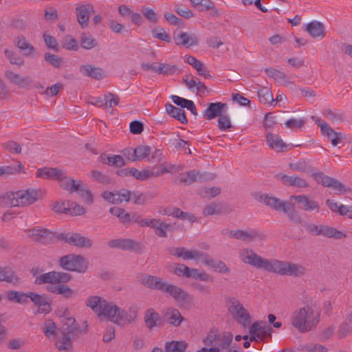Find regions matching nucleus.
<instances>
[{
	"label": "nucleus",
	"mask_w": 352,
	"mask_h": 352,
	"mask_svg": "<svg viewBox=\"0 0 352 352\" xmlns=\"http://www.w3.org/2000/svg\"><path fill=\"white\" fill-rule=\"evenodd\" d=\"M319 322V314L311 307L306 306L292 313L291 323L300 332H308Z\"/></svg>",
	"instance_id": "f257e3e1"
},
{
	"label": "nucleus",
	"mask_w": 352,
	"mask_h": 352,
	"mask_svg": "<svg viewBox=\"0 0 352 352\" xmlns=\"http://www.w3.org/2000/svg\"><path fill=\"white\" fill-rule=\"evenodd\" d=\"M86 305L97 314L100 318H104L114 322L117 306L98 296H91L86 300Z\"/></svg>",
	"instance_id": "f03ea898"
},
{
	"label": "nucleus",
	"mask_w": 352,
	"mask_h": 352,
	"mask_svg": "<svg viewBox=\"0 0 352 352\" xmlns=\"http://www.w3.org/2000/svg\"><path fill=\"white\" fill-rule=\"evenodd\" d=\"M241 261L253 267L262 270L267 272H273L276 259H267L258 255L254 250L244 248L240 252Z\"/></svg>",
	"instance_id": "7ed1b4c3"
},
{
	"label": "nucleus",
	"mask_w": 352,
	"mask_h": 352,
	"mask_svg": "<svg viewBox=\"0 0 352 352\" xmlns=\"http://www.w3.org/2000/svg\"><path fill=\"white\" fill-rule=\"evenodd\" d=\"M59 265L67 271L85 273L89 267V260L80 254H69L60 258Z\"/></svg>",
	"instance_id": "20e7f679"
},
{
	"label": "nucleus",
	"mask_w": 352,
	"mask_h": 352,
	"mask_svg": "<svg viewBox=\"0 0 352 352\" xmlns=\"http://www.w3.org/2000/svg\"><path fill=\"white\" fill-rule=\"evenodd\" d=\"M227 306L234 320L245 329L250 327L251 316L239 300L233 297L230 298L227 301Z\"/></svg>",
	"instance_id": "39448f33"
},
{
	"label": "nucleus",
	"mask_w": 352,
	"mask_h": 352,
	"mask_svg": "<svg viewBox=\"0 0 352 352\" xmlns=\"http://www.w3.org/2000/svg\"><path fill=\"white\" fill-rule=\"evenodd\" d=\"M313 179L324 187L331 188L338 194H345L352 191L350 187H346L339 180L325 175L323 172H317L311 174Z\"/></svg>",
	"instance_id": "423d86ee"
},
{
	"label": "nucleus",
	"mask_w": 352,
	"mask_h": 352,
	"mask_svg": "<svg viewBox=\"0 0 352 352\" xmlns=\"http://www.w3.org/2000/svg\"><path fill=\"white\" fill-rule=\"evenodd\" d=\"M306 272V268L301 265L276 259L272 273L282 276H302Z\"/></svg>",
	"instance_id": "0eeeda50"
},
{
	"label": "nucleus",
	"mask_w": 352,
	"mask_h": 352,
	"mask_svg": "<svg viewBox=\"0 0 352 352\" xmlns=\"http://www.w3.org/2000/svg\"><path fill=\"white\" fill-rule=\"evenodd\" d=\"M57 238L71 245L80 248H90L93 245V242L89 238L83 236L77 232L60 233Z\"/></svg>",
	"instance_id": "6e6552de"
},
{
	"label": "nucleus",
	"mask_w": 352,
	"mask_h": 352,
	"mask_svg": "<svg viewBox=\"0 0 352 352\" xmlns=\"http://www.w3.org/2000/svg\"><path fill=\"white\" fill-rule=\"evenodd\" d=\"M138 278L139 281L146 287L162 292H165L166 287L169 284L159 276L149 274H142Z\"/></svg>",
	"instance_id": "1a4fd4ad"
},
{
	"label": "nucleus",
	"mask_w": 352,
	"mask_h": 352,
	"mask_svg": "<svg viewBox=\"0 0 352 352\" xmlns=\"http://www.w3.org/2000/svg\"><path fill=\"white\" fill-rule=\"evenodd\" d=\"M39 191L29 188L16 191V198L19 202V207L28 206L38 199Z\"/></svg>",
	"instance_id": "9d476101"
},
{
	"label": "nucleus",
	"mask_w": 352,
	"mask_h": 352,
	"mask_svg": "<svg viewBox=\"0 0 352 352\" xmlns=\"http://www.w3.org/2000/svg\"><path fill=\"white\" fill-rule=\"evenodd\" d=\"M165 293L168 294L177 302L182 305L189 303L192 300L187 292L171 283H169L168 287H166Z\"/></svg>",
	"instance_id": "9b49d317"
},
{
	"label": "nucleus",
	"mask_w": 352,
	"mask_h": 352,
	"mask_svg": "<svg viewBox=\"0 0 352 352\" xmlns=\"http://www.w3.org/2000/svg\"><path fill=\"white\" fill-rule=\"evenodd\" d=\"M212 177L210 174L206 172L201 173L195 170H192L186 173L179 175V182L185 185H190L194 182H204Z\"/></svg>",
	"instance_id": "f8f14e48"
},
{
	"label": "nucleus",
	"mask_w": 352,
	"mask_h": 352,
	"mask_svg": "<svg viewBox=\"0 0 352 352\" xmlns=\"http://www.w3.org/2000/svg\"><path fill=\"white\" fill-rule=\"evenodd\" d=\"M316 124L320 128L322 134L327 137L333 146H338L342 142V134L335 131L328 124L321 119L316 120Z\"/></svg>",
	"instance_id": "ddd939ff"
},
{
	"label": "nucleus",
	"mask_w": 352,
	"mask_h": 352,
	"mask_svg": "<svg viewBox=\"0 0 352 352\" xmlns=\"http://www.w3.org/2000/svg\"><path fill=\"white\" fill-rule=\"evenodd\" d=\"M103 198L113 204H120L122 201H129L131 198V192L126 189H121L113 192L104 191Z\"/></svg>",
	"instance_id": "4468645a"
},
{
	"label": "nucleus",
	"mask_w": 352,
	"mask_h": 352,
	"mask_svg": "<svg viewBox=\"0 0 352 352\" xmlns=\"http://www.w3.org/2000/svg\"><path fill=\"white\" fill-rule=\"evenodd\" d=\"M275 178L280 181L284 185L298 188H307L309 187V182L300 176H290L284 174H276Z\"/></svg>",
	"instance_id": "2eb2a0df"
},
{
	"label": "nucleus",
	"mask_w": 352,
	"mask_h": 352,
	"mask_svg": "<svg viewBox=\"0 0 352 352\" xmlns=\"http://www.w3.org/2000/svg\"><path fill=\"white\" fill-rule=\"evenodd\" d=\"M28 235L34 241L43 244L49 243L54 238V234L47 229L32 228L27 231Z\"/></svg>",
	"instance_id": "dca6fc26"
},
{
	"label": "nucleus",
	"mask_w": 352,
	"mask_h": 352,
	"mask_svg": "<svg viewBox=\"0 0 352 352\" xmlns=\"http://www.w3.org/2000/svg\"><path fill=\"white\" fill-rule=\"evenodd\" d=\"M272 328L267 325L265 321H256L250 327L249 333H256L257 338L263 340L267 337L271 338Z\"/></svg>",
	"instance_id": "f3484780"
},
{
	"label": "nucleus",
	"mask_w": 352,
	"mask_h": 352,
	"mask_svg": "<svg viewBox=\"0 0 352 352\" xmlns=\"http://www.w3.org/2000/svg\"><path fill=\"white\" fill-rule=\"evenodd\" d=\"M0 282H6L16 287L20 285L21 278L10 267H0Z\"/></svg>",
	"instance_id": "a211bd4d"
},
{
	"label": "nucleus",
	"mask_w": 352,
	"mask_h": 352,
	"mask_svg": "<svg viewBox=\"0 0 352 352\" xmlns=\"http://www.w3.org/2000/svg\"><path fill=\"white\" fill-rule=\"evenodd\" d=\"M74 329V328H72V330H68V329H62V336L56 343V346L60 351L69 350L72 348V342L71 339L76 336L74 334L75 331Z\"/></svg>",
	"instance_id": "6ab92c4d"
},
{
	"label": "nucleus",
	"mask_w": 352,
	"mask_h": 352,
	"mask_svg": "<svg viewBox=\"0 0 352 352\" xmlns=\"http://www.w3.org/2000/svg\"><path fill=\"white\" fill-rule=\"evenodd\" d=\"M5 76L11 83L16 85L22 88H30L32 83L31 78L28 76H21L19 74H16L11 70L6 71Z\"/></svg>",
	"instance_id": "aec40b11"
},
{
	"label": "nucleus",
	"mask_w": 352,
	"mask_h": 352,
	"mask_svg": "<svg viewBox=\"0 0 352 352\" xmlns=\"http://www.w3.org/2000/svg\"><path fill=\"white\" fill-rule=\"evenodd\" d=\"M77 15V21L82 28L88 26L90 12H94L91 4H85L78 6L75 9Z\"/></svg>",
	"instance_id": "412c9836"
},
{
	"label": "nucleus",
	"mask_w": 352,
	"mask_h": 352,
	"mask_svg": "<svg viewBox=\"0 0 352 352\" xmlns=\"http://www.w3.org/2000/svg\"><path fill=\"white\" fill-rule=\"evenodd\" d=\"M144 320L146 328L153 330L155 327L162 324V320L160 314L153 309H148L144 314Z\"/></svg>",
	"instance_id": "4be33fe9"
},
{
	"label": "nucleus",
	"mask_w": 352,
	"mask_h": 352,
	"mask_svg": "<svg viewBox=\"0 0 352 352\" xmlns=\"http://www.w3.org/2000/svg\"><path fill=\"white\" fill-rule=\"evenodd\" d=\"M226 104L220 102H211L204 112V117L210 120L216 117H221L225 111Z\"/></svg>",
	"instance_id": "5701e85b"
},
{
	"label": "nucleus",
	"mask_w": 352,
	"mask_h": 352,
	"mask_svg": "<svg viewBox=\"0 0 352 352\" xmlns=\"http://www.w3.org/2000/svg\"><path fill=\"white\" fill-rule=\"evenodd\" d=\"M290 199H294L298 204H301L300 208L305 211L319 210L318 202L310 199L307 195H292Z\"/></svg>",
	"instance_id": "b1692460"
},
{
	"label": "nucleus",
	"mask_w": 352,
	"mask_h": 352,
	"mask_svg": "<svg viewBox=\"0 0 352 352\" xmlns=\"http://www.w3.org/2000/svg\"><path fill=\"white\" fill-rule=\"evenodd\" d=\"M177 45H184L187 47L198 45V38L194 34L182 32L174 36Z\"/></svg>",
	"instance_id": "393cba45"
},
{
	"label": "nucleus",
	"mask_w": 352,
	"mask_h": 352,
	"mask_svg": "<svg viewBox=\"0 0 352 352\" xmlns=\"http://www.w3.org/2000/svg\"><path fill=\"white\" fill-rule=\"evenodd\" d=\"M229 236L246 242H251L260 236L259 233L255 230L245 231L241 230H231Z\"/></svg>",
	"instance_id": "a878e982"
},
{
	"label": "nucleus",
	"mask_w": 352,
	"mask_h": 352,
	"mask_svg": "<svg viewBox=\"0 0 352 352\" xmlns=\"http://www.w3.org/2000/svg\"><path fill=\"white\" fill-rule=\"evenodd\" d=\"M268 146L276 152H284L287 145L283 142V140L276 134L268 133L265 135Z\"/></svg>",
	"instance_id": "bb28decb"
},
{
	"label": "nucleus",
	"mask_w": 352,
	"mask_h": 352,
	"mask_svg": "<svg viewBox=\"0 0 352 352\" xmlns=\"http://www.w3.org/2000/svg\"><path fill=\"white\" fill-rule=\"evenodd\" d=\"M164 320L173 327H179L184 320L179 311L175 308H169L164 314Z\"/></svg>",
	"instance_id": "cd10ccee"
},
{
	"label": "nucleus",
	"mask_w": 352,
	"mask_h": 352,
	"mask_svg": "<svg viewBox=\"0 0 352 352\" xmlns=\"http://www.w3.org/2000/svg\"><path fill=\"white\" fill-rule=\"evenodd\" d=\"M258 199L277 211H282L284 207L286 206V204H287V202L281 201L279 199L275 197H270L267 194L260 195Z\"/></svg>",
	"instance_id": "c85d7f7f"
},
{
	"label": "nucleus",
	"mask_w": 352,
	"mask_h": 352,
	"mask_svg": "<svg viewBox=\"0 0 352 352\" xmlns=\"http://www.w3.org/2000/svg\"><path fill=\"white\" fill-rule=\"evenodd\" d=\"M80 72L85 76L91 77L96 80H100L105 76L102 69L91 65H81Z\"/></svg>",
	"instance_id": "c756f323"
},
{
	"label": "nucleus",
	"mask_w": 352,
	"mask_h": 352,
	"mask_svg": "<svg viewBox=\"0 0 352 352\" xmlns=\"http://www.w3.org/2000/svg\"><path fill=\"white\" fill-rule=\"evenodd\" d=\"M320 236H322L326 238L341 239L346 236V235L344 232L339 231L336 228L331 227L327 225L320 224Z\"/></svg>",
	"instance_id": "7c9ffc66"
},
{
	"label": "nucleus",
	"mask_w": 352,
	"mask_h": 352,
	"mask_svg": "<svg viewBox=\"0 0 352 352\" xmlns=\"http://www.w3.org/2000/svg\"><path fill=\"white\" fill-rule=\"evenodd\" d=\"M14 44L18 48L23 52V54L26 56L34 55L36 52L34 47L31 45L22 35L19 36L15 38Z\"/></svg>",
	"instance_id": "2f4dec72"
},
{
	"label": "nucleus",
	"mask_w": 352,
	"mask_h": 352,
	"mask_svg": "<svg viewBox=\"0 0 352 352\" xmlns=\"http://www.w3.org/2000/svg\"><path fill=\"white\" fill-rule=\"evenodd\" d=\"M30 296V292L24 293L15 290H9L7 292V299L9 301L21 305L27 304L29 301Z\"/></svg>",
	"instance_id": "473e14b6"
},
{
	"label": "nucleus",
	"mask_w": 352,
	"mask_h": 352,
	"mask_svg": "<svg viewBox=\"0 0 352 352\" xmlns=\"http://www.w3.org/2000/svg\"><path fill=\"white\" fill-rule=\"evenodd\" d=\"M36 176L44 179H56L57 177L63 176V170L56 168H41L37 170Z\"/></svg>",
	"instance_id": "72a5a7b5"
},
{
	"label": "nucleus",
	"mask_w": 352,
	"mask_h": 352,
	"mask_svg": "<svg viewBox=\"0 0 352 352\" xmlns=\"http://www.w3.org/2000/svg\"><path fill=\"white\" fill-rule=\"evenodd\" d=\"M186 61L197 70L199 75L204 76L205 78L210 77V75L204 64L194 56H187Z\"/></svg>",
	"instance_id": "f704fd0d"
},
{
	"label": "nucleus",
	"mask_w": 352,
	"mask_h": 352,
	"mask_svg": "<svg viewBox=\"0 0 352 352\" xmlns=\"http://www.w3.org/2000/svg\"><path fill=\"white\" fill-rule=\"evenodd\" d=\"M306 30L313 38H323L325 36L324 26L319 21H313L308 23Z\"/></svg>",
	"instance_id": "c9c22d12"
},
{
	"label": "nucleus",
	"mask_w": 352,
	"mask_h": 352,
	"mask_svg": "<svg viewBox=\"0 0 352 352\" xmlns=\"http://www.w3.org/2000/svg\"><path fill=\"white\" fill-rule=\"evenodd\" d=\"M166 110L171 117L178 120L182 124H186L188 122L185 111L182 108H178L170 103H167L166 104Z\"/></svg>",
	"instance_id": "e433bc0d"
},
{
	"label": "nucleus",
	"mask_w": 352,
	"mask_h": 352,
	"mask_svg": "<svg viewBox=\"0 0 352 352\" xmlns=\"http://www.w3.org/2000/svg\"><path fill=\"white\" fill-rule=\"evenodd\" d=\"M0 206L3 208L19 207L16 192H7L0 195Z\"/></svg>",
	"instance_id": "4c0bfd02"
},
{
	"label": "nucleus",
	"mask_w": 352,
	"mask_h": 352,
	"mask_svg": "<svg viewBox=\"0 0 352 352\" xmlns=\"http://www.w3.org/2000/svg\"><path fill=\"white\" fill-rule=\"evenodd\" d=\"M73 190L79 193L80 197L87 203L93 202V197L90 190L87 188L86 184L79 180L77 186H73Z\"/></svg>",
	"instance_id": "58836bf2"
},
{
	"label": "nucleus",
	"mask_w": 352,
	"mask_h": 352,
	"mask_svg": "<svg viewBox=\"0 0 352 352\" xmlns=\"http://www.w3.org/2000/svg\"><path fill=\"white\" fill-rule=\"evenodd\" d=\"M232 341V335L230 333H223L219 334L214 346L219 348L220 350L229 349L230 344Z\"/></svg>",
	"instance_id": "ea45409f"
},
{
	"label": "nucleus",
	"mask_w": 352,
	"mask_h": 352,
	"mask_svg": "<svg viewBox=\"0 0 352 352\" xmlns=\"http://www.w3.org/2000/svg\"><path fill=\"white\" fill-rule=\"evenodd\" d=\"M171 99L177 106H179L182 108H186L190 110L193 115L197 116V113L196 107L192 101L177 96H172Z\"/></svg>",
	"instance_id": "a19ab883"
},
{
	"label": "nucleus",
	"mask_w": 352,
	"mask_h": 352,
	"mask_svg": "<svg viewBox=\"0 0 352 352\" xmlns=\"http://www.w3.org/2000/svg\"><path fill=\"white\" fill-rule=\"evenodd\" d=\"M48 290L56 294H61L64 297L69 298L77 295V293L65 285H58L56 286H50Z\"/></svg>",
	"instance_id": "79ce46f5"
},
{
	"label": "nucleus",
	"mask_w": 352,
	"mask_h": 352,
	"mask_svg": "<svg viewBox=\"0 0 352 352\" xmlns=\"http://www.w3.org/2000/svg\"><path fill=\"white\" fill-rule=\"evenodd\" d=\"M56 180L58 181L60 187L70 192H74L73 186H77L79 180L69 178L65 172L63 170V176L57 177Z\"/></svg>",
	"instance_id": "37998d69"
},
{
	"label": "nucleus",
	"mask_w": 352,
	"mask_h": 352,
	"mask_svg": "<svg viewBox=\"0 0 352 352\" xmlns=\"http://www.w3.org/2000/svg\"><path fill=\"white\" fill-rule=\"evenodd\" d=\"M285 206H286L284 207L282 211L287 214L289 220L294 223L302 225L303 220L301 219L297 211L294 209L290 203L287 202Z\"/></svg>",
	"instance_id": "c03bdc74"
},
{
	"label": "nucleus",
	"mask_w": 352,
	"mask_h": 352,
	"mask_svg": "<svg viewBox=\"0 0 352 352\" xmlns=\"http://www.w3.org/2000/svg\"><path fill=\"white\" fill-rule=\"evenodd\" d=\"M81 47L91 50L97 46L98 43L89 33H82L80 37Z\"/></svg>",
	"instance_id": "a18cd8bd"
},
{
	"label": "nucleus",
	"mask_w": 352,
	"mask_h": 352,
	"mask_svg": "<svg viewBox=\"0 0 352 352\" xmlns=\"http://www.w3.org/2000/svg\"><path fill=\"white\" fill-rule=\"evenodd\" d=\"M133 153L135 154V155L132 158V162L140 161L151 155V148L148 146H138L134 148Z\"/></svg>",
	"instance_id": "49530a36"
},
{
	"label": "nucleus",
	"mask_w": 352,
	"mask_h": 352,
	"mask_svg": "<svg viewBox=\"0 0 352 352\" xmlns=\"http://www.w3.org/2000/svg\"><path fill=\"white\" fill-rule=\"evenodd\" d=\"M265 73L270 76L271 78H273L274 80L281 82L283 83L287 84L289 83L288 78L287 75L283 73L281 71H279L276 69L270 67L266 68L265 70Z\"/></svg>",
	"instance_id": "de8ad7c7"
},
{
	"label": "nucleus",
	"mask_w": 352,
	"mask_h": 352,
	"mask_svg": "<svg viewBox=\"0 0 352 352\" xmlns=\"http://www.w3.org/2000/svg\"><path fill=\"white\" fill-rule=\"evenodd\" d=\"M259 100L263 104H273L274 99L272 91L267 87H263L257 92Z\"/></svg>",
	"instance_id": "09e8293b"
},
{
	"label": "nucleus",
	"mask_w": 352,
	"mask_h": 352,
	"mask_svg": "<svg viewBox=\"0 0 352 352\" xmlns=\"http://www.w3.org/2000/svg\"><path fill=\"white\" fill-rule=\"evenodd\" d=\"M24 171V166L21 163L18 165L0 166V176L14 175Z\"/></svg>",
	"instance_id": "8fccbe9b"
},
{
	"label": "nucleus",
	"mask_w": 352,
	"mask_h": 352,
	"mask_svg": "<svg viewBox=\"0 0 352 352\" xmlns=\"http://www.w3.org/2000/svg\"><path fill=\"white\" fill-rule=\"evenodd\" d=\"M35 283L38 285L43 283H56V272L52 271L38 276L36 277Z\"/></svg>",
	"instance_id": "3c124183"
},
{
	"label": "nucleus",
	"mask_w": 352,
	"mask_h": 352,
	"mask_svg": "<svg viewBox=\"0 0 352 352\" xmlns=\"http://www.w3.org/2000/svg\"><path fill=\"white\" fill-rule=\"evenodd\" d=\"M109 212L113 215L119 218L121 223L126 224L129 222V213L124 209L119 207H112L110 208Z\"/></svg>",
	"instance_id": "603ef678"
},
{
	"label": "nucleus",
	"mask_w": 352,
	"mask_h": 352,
	"mask_svg": "<svg viewBox=\"0 0 352 352\" xmlns=\"http://www.w3.org/2000/svg\"><path fill=\"white\" fill-rule=\"evenodd\" d=\"M4 54L11 64L18 66H22L24 64L23 58L16 52L6 49L4 50Z\"/></svg>",
	"instance_id": "864d4df0"
},
{
	"label": "nucleus",
	"mask_w": 352,
	"mask_h": 352,
	"mask_svg": "<svg viewBox=\"0 0 352 352\" xmlns=\"http://www.w3.org/2000/svg\"><path fill=\"white\" fill-rule=\"evenodd\" d=\"M131 322V320H129L128 311L120 309L117 306V310L116 314L115 316L114 323L118 324H122L124 325L126 323H130Z\"/></svg>",
	"instance_id": "5fc2aeb1"
},
{
	"label": "nucleus",
	"mask_w": 352,
	"mask_h": 352,
	"mask_svg": "<svg viewBox=\"0 0 352 352\" xmlns=\"http://www.w3.org/2000/svg\"><path fill=\"white\" fill-rule=\"evenodd\" d=\"M57 327L56 323L50 319L46 320L42 326V330L45 336L50 338L56 334Z\"/></svg>",
	"instance_id": "6e6d98bb"
},
{
	"label": "nucleus",
	"mask_w": 352,
	"mask_h": 352,
	"mask_svg": "<svg viewBox=\"0 0 352 352\" xmlns=\"http://www.w3.org/2000/svg\"><path fill=\"white\" fill-rule=\"evenodd\" d=\"M186 344L182 342L172 341L166 344V352H184Z\"/></svg>",
	"instance_id": "4d7b16f0"
},
{
	"label": "nucleus",
	"mask_w": 352,
	"mask_h": 352,
	"mask_svg": "<svg viewBox=\"0 0 352 352\" xmlns=\"http://www.w3.org/2000/svg\"><path fill=\"white\" fill-rule=\"evenodd\" d=\"M72 328H74L75 331L74 334L78 335L79 333H82V331L86 332L88 329V325L85 324V329H80L78 324L76 323V320L74 318H66V322L63 324V329H68V330H72Z\"/></svg>",
	"instance_id": "13d9d810"
},
{
	"label": "nucleus",
	"mask_w": 352,
	"mask_h": 352,
	"mask_svg": "<svg viewBox=\"0 0 352 352\" xmlns=\"http://www.w3.org/2000/svg\"><path fill=\"white\" fill-rule=\"evenodd\" d=\"M44 59L51 65L56 68H60L63 64V59L57 55L46 52L44 55Z\"/></svg>",
	"instance_id": "bf43d9fd"
},
{
	"label": "nucleus",
	"mask_w": 352,
	"mask_h": 352,
	"mask_svg": "<svg viewBox=\"0 0 352 352\" xmlns=\"http://www.w3.org/2000/svg\"><path fill=\"white\" fill-rule=\"evenodd\" d=\"M62 47L66 50L74 51H78L79 49L76 40L71 35H67L63 38Z\"/></svg>",
	"instance_id": "052dcab7"
},
{
	"label": "nucleus",
	"mask_w": 352,
	"mask_h": 352,
	"mask_svg": "<svg viewBox=\"0 0 352 352\" xmlns=\"http://www.w3.org/2000/svg\"><path fill=\"white\" fill-rule=\"evenodd\" d=\"M140 244L131 239H121L120 249L124 250H138Z\"/></svg>",
	"instance_id": "680f3d73"
},
{
	"label": "nucleus",
	"mask_w": 352,
	"mask_h": 352,
	"mask_svg": "<svg viewBox=\"0 0 352 352\" xmlns=\"http://www.w3.org/2000/svg\"><path fill=\"white\" fill-rule=\"evenodd\" d=\"M72 204L73 203H70L69 201L56 202L54 204L52 210L56 213L67 214Z\"/></svg>",
	"instance_id": "e2e57ef3"
},
{
	"label": "nucleus",
	"mask_w": 352,
	"mask_h": 352,
	"mask_svg": "<svg viewBox=\"0 0 352 352\" xmlns=\"http://www.w3.org/2000/svg\"><path fill=\"white\" fill-rule=\"evenodd\" d=\"M132 176L136 179L144 181L149 177H152V170L144 169L140 171L135 168H132Z\"/></svg>",
	"instance_id": "0e129e2a"
},
{
	"label": "nucleus",
	"mask_w": 352,
	"mask_h": 352,
	"mask_svg": "<svg viewBox=\"0 0 352 352\" xmlns=\"http://www.w3.org/2000/svg\"><path fill=\"white\" fill-rule=\"evenodd\" d=\"M2 147L12 153L16 154H20L22 150L21 145L13 140H9L3 143Z\"/></svg>",
	"instance_id": "69168bd1"
},
{
	"label": "nucleus",
	"mask_w": 352,
	"mask_h": 352,
	"mask_svg": "<svg viewBox=\"0 0 352 352\" xmlns=\"http://www.w3.org/2000/svg\"><path fill=\"white\" fill-rule=\"evenodd\" d=\"M177 67L175 65H170L166 63H159L158 65V74L163 75H171L176 72Z\"/></svg>",
	"instance_id": "338daca9"
},
{
	"label": "nucleus",
	"mask_w": 352,
	"mask_h": 352,
	"mask_svg": "<svg viewBox=\"0 0 352 352\" xmlns=\"http://www.w3.org/2000/svg\"><path fill=\"white\" fill-rule=\"evenodd\" d=\"M302 350L303 352H328V349L325 346L316 343L305 344Z\"/></svg>",
	"instance_id": "774afa93"
}]
</instances>
